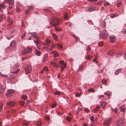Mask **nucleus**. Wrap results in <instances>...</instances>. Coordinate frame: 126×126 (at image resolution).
<instances>
[{"mask_svg": "<svg viewBox=\"0 0 126 126\" xmlns=\"http://www.w3.org/2000/svg\"><path fill=\"white\" fill-rule=\"evenodd\" d=\"M106 103L104 102H103V101H101L100 102V105L101 107L102 108H104L105 106L106 105Z\"/></svg>", "mask_w": 126, "mask_h": 126, "instance_id": "f3484780", "label": "nucleus"}, {"mask_svg": "<svg viewBox=\"0 0 126 126\" xmlns=\"http://www.w3.org/2000/svg\"><path fill=\"white\" fill-rule=\"evenodd\" d=\"M36 54L38 56H39L40 55L41 52L40 51H38L37 49L36 50Z\"/></svg>", "mask_w": 126, "mask_h": 126, "instance_id": "c85d7f7f", "label": "nucleus"}, {"mask_svg": "<svg viewBox=\"0 0 126 126\" xmlns=\"http://www.w3.org/2000/svg\"><path fill=\"white\" fill-rule=\"evenodd\" d=\"M52 53L53 54L54 57H57L59 55L58 53L55 51H53L52 52Z\"/></svg>", "mask_w": 126, "mask_h": 126, "instance_id": "6ab92c4d", "label": "nucleus"}, {"mask_svg": "<svg viewBox=\"0 0 126 126\" xmlns=\"http://www.w3.org/2000/svg\"><path fill=\"white\" fill-rule=\"evenodd\" d=\"M114 53L113 51L112 50H110L108 52V54L110 55H113Z\"/></svg>", "mask_w": 126, "mask_h": 126, "instance_id": "393cba45", "label": "nucleus"}, {"mask_svg": "<svg viewBox=\"0 0 126 126\" xmlns=\"http://www.w3.org/2000/svg\"><path fill=\"white\" fill-rule=\"evenodd\" d=\"M15 45V41H12L11 43L10 46L12 47H14Z\"/></svg>", "mask_w": 126, "mask_h": 126, "instance_id": "aec40b11", "label": "nucleus"}, {"mask_svg": "<svg viewBox=\"0 0 126 126\" xmlns=\"http://www.w3.org/2000/svg\"><path fill=\"white\" fill-rule=\"evenodd\" d=\"M30 33L32 37H33L37 39L38 38V37L36 36L37 34L36 32H34L32 33L30 32Z\"/></svg>", "mask_w": 126, "mask_h": 126, "instance_id": "f8f14e48", "label": "nucleus"}, {"mask_svg": "<svg viewBox=\"0 0 126 126\" xmlns=\"http://www.w3.org/2000/svg\"><path fill=\"white\" fill-rule=\"evenodd\" d=\"M66 119L68 121H70L71 120V118L68 116H67L66 117Z\"/></svg>", "mask_w": 126, "mask_h": 126, "instance_id": "79ce46f5", "label": "nucleus"}, {"mask_svg": "<svg viewBox=\"0 0 126 126\" xmlns=\"http://www.w3.org/2000/svg\"><path fill=\"white\" fill-rule=\"evenodd\" d=\"M110 41L111 42H113L115 40V38L114 36H110Z\"/></svg>", "mask_w": 126, "mask_h": 126, "instance_id": "dca6fc26", "label": "nucleus"}, {"mask_svg": "<svg viewBox=\"0 0 126 126\" xmlns=\"http://www.w3.org/2000/svg\"><path fill=\"white\" fill-rule=\"evenodd\" d=\"M22 98L24 100H25L27 98V95L25 94H23L22 96Z\"/></svg>", "mask_w": 126, "mask_h": 126, "instance_id": "a878e982", "label": "nucleus"}, {"mask_svg": "<svg viewBox=\"0 0 126 126\" xmlns=\"http://www.w3.org/2000/svg\"><path fill=\"white\" fill-rule=\"evenodd\" d=\"M0 75L3 77H8L7 75L2 74L1 73V72H0Z\"/></svg>", "mask_w": 126, "mask_h": 126, "instance_id": "c756f323", "label": "nucleus"}, {"mask_svg": "<svg viewBox=\"0 0 126 126\" xmlns=\"http://www.w3.org/2000/svg\"><path fill=\"white\" fill-rule=\"evenodd\" d=\"M85 111L87 112L89 111V110L87 108H86L85 109Z\"/></svg>", "mask_w": 126, "mask_h": 126, "instance_id": "4d7b16f0", "label": "nucleus"}, {"mask_svg": "<svg viewBox=\"0 0 126 126\" xmlns=\"http://www.w3.org/2000/svg\"><path fill=\"white\" fill-rule=\"evenodd\" d=\"M58 46L60 48H63L62 45L61 44H58Z\"/></svg>", "mask_w": 126, "mask_h": 126, "instance_id": "8fccbe9b", "label": "nucleus"}, {"mask_svg": "<svg viewBox=\"0 0 126 126\" xmlns=\"http://www.w3.org/2000/svg\"><path fill=\"white\" fill-rule=\"evenodd\" d=\"M60 22V20L55 17H53L50 20V24L55 26L58 25L59 23Z\"/></svg>", "mask_w": 126, "mask_h": 126, "instance_id": "f03ea898", "label": "nucleus"}, {"mask_svg": "<svg viewBox=\"0 0 126 126\" xmlns=\"http://www.w3.org/2000/svg\"><path fill=\"white\" fill-rule=\"evenodd\" d=\"M6 8V6L4 3L0 4V11H1V8L4 9Z\"/></svg>", "mask_w": 126, "mask_h": 126, "instance_id": "2eb2a0df", "label": "nucleus"}, {"mask_svg": "<svg viewBox=\"0 0 126 126\" xmlns=\"http://www.w3.org/2000/svg\"><path fill=\"white\" fill-rule=\"evenodd\" d=\"M83 126H87V124L85 123L83 125Z\"/></svg>", "mask_w": 126, "mask_h": 126, "instance_id": "774afa93", "label": "nucleus"}, {"mask_svg": "<svg viewBox=\"0 0 126 126\" xmlns=\"http://www.w3.org/2000/svg\"><path fill=\"white\" fill-rule=\"evenodd\" d=\"M55 44L53 43H52L51 45L50 46V45L48 46H47V47L48 48V50H52L55 47Z\"/></svg>", "mask_w": 126, "mask_h": 126, "instance_id": "9b49d317", "label": "nucleus"}, {"mask_svg": "<svg viewBox=\"0 0 126 126\" xmlns=\"http://www.w3.org/2000/svg\"><path fill=\"white\" fill-rule=\"evenodd\" d=\"M124 57L126 59V51L124 52Z\"/></svg>", "mask_w": 126, "mask_h": 126, "instance_id": "680f3d73", "label": "nucleus"}, {"mask_svg": "<svg viewBox=\"0 0 126 126\" xmlns=\"http://www.w3.org/2000/svg\"><path fill=\"white\" fill-rule=\"evenodd\" d=\"M5 2L8 4L10 8L12 9V8L14 4V0H6Z\"/></svg>", "mask_w": 126, "mask_h": 126, "instance_id": "39448f33", "label": "nucleus"}, {"mask_svg": "<svg viewBox=\"0 0 126 126\" xmlns=\"http://www.w3.org/2000/svg\"><path fill=\"white\" fill-rule=\"evenodd\" d=\"M43 70L46 71H48V69L47 67H44L43 69Z\"/></svg>", "mask_w": 126, "mask_h": 126, "instance_id": "c9c22d12", "label": "nucleus"}, {"mask_svg": "<svg viewBox=\"0 0 126 126\" xmlns=\"http://www.w3.org/2000/svg\"><path fill=\"white\" fill-rule=\"evenodd\" d=\"M112 110L115 111V112L116 113L117 111V109L116 108H115L114 109H112Z\"/></svg>", "mask_w": 126, "mask_h": 126, "instance_id": "a18cd8bd", "label": "nucleus"}, {"mask_svg": "<svg viewBox=\"0 0 126 126\" xmlns=\"http://www.w3.org/2000/svg\"><path fill=\"white\" fill-rule=\"evenodd\" d=\"M56 106V105L55 104H54L51 105V107L52 108H54Z\"/></svg>", "mask_w": 126, "mask_h": 126, "instance_id": "3c124183", "label": "nucleus"}, {"mask_svg": "<svg viewBox=\"0 0 126 126\" xmlns=\"http://www.w3.org/2000/svg\"><path fill=\"white\" fill-rule=\"evenodd\" d=\"M121 53H120V54H117L116 56H115V57H118L119 56H120L121 55Z\"/></svg>", "mask_w": 126, "mask_h": 126, "instance_id": "603ef678", "label": "nucleus"}, {"mask_svg": "<svg viewBox=\"0 0 126 126\" xmlns=\"http://www.w3.org/2000/svg\"><path fill=\"white\" fill-rule=\"evenodd\" d=\"M117 14H113L111 16V18H113L114 17H115L117 16Z\"/></svg>", "mask_w": 126, "mask_h": 126, "instance_id": "37998d69", "label": "nucleus"}, {"mask_svg": "<svg viewBox=\"0 0 126 126\" xmlns=\"http://www.w3.org/2000/svg\"><path fill=\"white\" fill-rule=\"evenodd\" d=\"M64 18L65 19H67L68 18L67 15V13H65L64 15Z\"/></svg>", "mask_w": 126, "mask_h": 126, "instance_id": "4c0bfd02", "label": "nucleus"}, {"mask_svg": "<svg viewBox=\"0 0 126 126\" xmlns=\"http://www.w3.org/2000/svg\"><path fill=\"white\" fill-rule=\"evenodd\" d=\"M86 49L87 50H91V48L89 46H88L86 48Z\"/></svg>", "mask_w": 126, "mask_h": 126, "instance_id": "6e6d98bb", "label": "nucleus"}, {"mask_svg": "<svg viewBox=\"0 0 126 126\" xmlns=\"http://www.w3.org/2000/svg\"><path fill=\"white\" fill-rule=\"evenodd\" d=\"M103 44V43L102 42H99L98 46H102Z\"/></svg>", "mask_w": 126, "mask_h": 126, "instance_id": "09e8293b", "label": "nucleus"}, {"mask_svg": "<svg viewBox=\"0 0 126 126\" xmlns=\"http://www.w3.org/2000/svg\"><path fill=\"white\" fill-rule=\"evenodd\" d=\"M15 104L14 102L12 101H10L9 102H8L7 103V105L11 107L14 106Z\"/></svg>", "mask_w": 126, "mask_h": 126, "instance_id": "4468645a", "label": "nucleus"}, {"mask_svg": "<svg viewBox=\"0 0 126 126\" xmlns=\"http://www.w3.org/2000/svg\"><path fill=\"white\" fill-rule=\"evenodd\" d=\"M108 33L106 30H104L102 31L99 35L100 38H104L106 37L108 35Z\"/></svg>", "mask_w": 126, "mask_h": 126, "instance_id": "423d86ee", "label": "nucleus"}, {"mask_svg": "<svg viewBox=\"0 0 126 126\" xmlns=\"http://www.w3.org/2000/svg\"><path fill=\"white\" fill-rule=\"evenodd\" d=\"M14 92V90L11 89L9 90L7 93L6 94L7 97H9L11 96L12 94Z\"/></svg>", "mask_w": 126, "mask_h": 126, "instance_id": "6e6552de", "label": "nucleus"}, {"mask_svg": "<svg viewBox=\"0 0 126 126\" xmlns=\"http://www.w3.org/2000/svg\"><path fill=\"white\" fill-rule=\"evenodd\" d=\"M94 10V9L93 8H89L88 9V11L89 12H91Z\"/></svg>", "mask_w": 126, "mask_h": 126, "instance_id": "473e14b6", "label": "nucleus"}, {"mask_svg": "<svg viewBox=\"0 0 126 126\" xmlns=\"http://www.w3.org/2000/svg\"><path fill=\"white\" fill-rule=\"evenodd\" d=\"M20 104L22 106H23L25 104V102L24 101H21L19 102Z\"/></svg>", "mask_w": 126, "mask_h": 126, "instance_id": "72a5a7b5", "label": "nucleus"}, {"mask_svg": "<svg viewBox=\"0 0 126 126\" xmlns=\"http://www.w3.org/2000/svg\"><path fill=\"white\" fill-rule=\"evenodd\" d=\"M82 66H79V70H81L82 69Z\"/></svg>", "mask_w": 126, "mask_h": 126, "instance_id": "0e129e2a", "label": "nucleus"}, {"mask_svg": "<svg viewBox=\"0 0 126 126\" xmlns=\"http://www.w3.org/2000/svg\"><path fill=\"white\" fill-rule=\"evenodd\" d=\"M123 33L124 34H126V29H125L123 31Z\"/></svg>", "mask_w": 126, "mask_h": 126, "instance_id": "e2e57ef3", "label": "nucleus"}, {"mask_svg": "<svg viewBox=\"0 0 126 126\" xmlns=\"http://www.w3.org/2000/svg\"><path fill=\"white\" fill-rule=\"evenodd\" d=\"M100 108L99 106H97L95 107V108H94V112H96Z\"/></svg>", "mask_w": 126, "mask_h": 126, "instance_id": "412c9836", "label": "nucleus"}, {"mask_svg": "<svg viewBox=\"0 0 126 126\" xmlns=\"http://www.w3.org/2000/svg\"><path fill=\"white\" fill-rule=\"evenodd\" d=\"M37 124L38 126H40L41 124V123L40 122H39L37 123Z\"/></svg>", "mask_w": 126, "mask_h": 126, "instance_id": "49530a36", "label": "nucleus"}, {"mask_svg": "<svg viewBox=\"0 0 126 126\" xmlns=\"http://www.w3.org/2000/svg\"><path fill=\"white\" fill-rule=\"evenodd\" d=\"M45 118L47 121H49V117L48 116H45Z\"/></svg>", "mask_w": 126, "mask_h": 126, "instance_id": "58836bf2", "label": "nucleus"}, {"mask_svg": "<svg viewBox=\"0 0 126 126\" xmlns=\"http://www.w3.org/2000/svg\"><path fill=\"white\" fill-rule=\"evenodd\" d=\"M75 95L77 96L78 97H79V96H80V94H75Z\"/></svg>", "mask_w": 126, "mask_h": 126, "instance_id": "69168bd1", "label": "nucleus"}, {"mask_svg": "<svg viewBox=\"0 0 126 126\" xmlns=\"http://www.w3.org/2000/svg\"><path fill=\"white\" fill-rule=\"evenodd\" d=\"M122 71V69H118L116 72L114 73V74L115 75H117L119 73H121Z\"/></svg>", "mask_w": 126, "mask_h": 126, "instance_id": "a211bd4d", "label": "nucleus"}, {"mask_svg": "<svg viewBox=\"0 0 126 126\" xmlns=\"http://www.w3.org/2000/svg\"><path fill=\"white\" fill-rule=\"evenodd\" d=\"M32 70V67L31 65L26 66L25 68V71L26 73L27 74L30 73Z\"/></svg>", "mask_w": 126, "mask_h": 126, "instance_id": "7ed1b4c3", "label": "nucleus"}, {"mask_svg": "<svg viewBox=\"0 0 126 126\" xmlns=\"http://www.w3.org/2000/svg\"><path fill=\"white\" fill-rule=\"evenodd\" d=\"M87 59H88L89 60H90L92 58V57L91 56H87Z\"/></svg>", "mask_w": 126, "mask_h": 126, "instance_id": "a19ab883", "label": "nucleus"}, {"mask_svg": "<svg viewBox=\"0 0 126 126\" xmlns=\"http://www.w3.org/2000/svg\"><path fill=\"white\" fill-rule=\"evenodd\" d=\"M51 43V41L47 39L46 41V43L45 44L47 46L49 45V44Z\"/></svg>", "mask_w": 126, "mask_h": 126, "instance_id": "b1692460", "label": "nucleus"}, {"mask_svg": "<svg viewBox=\"0 0 126 126\" xmlns=\"http://www.w3.org/2000/svg\"><path fill=\"white\" fill-rule=\"evenodd\" d=\"M94 117L93 116H92L90 117V120L93 122L94 121Z\"/></svg>", "mask_w": 126, "mask_h": 126, "instance_id": "f704fd0d", "label": "nucleus"}, {"mask_svg": "<svg viewBox=\"0 0 126 126\" xmlns=\"http://www.w3.org/2000/svg\"><path fill=\"white\" fill-rule=\"evenodd\" d=\"M26 32H25L24 34L21 36V37L22 39H23L25 36Z\"/></svg>", "mask_w": 126, "mask_h": 126, "instance_id": "e433bc0d", "label": "nucleus"}, {"mask_svg": "<svg viewBox=\"0 0 126 126\" xmlns=\"http://www.w3.org/2000/svg\"><path fill=\"white\" fill-rule=\"evenodd\" d=\"M50 64H52L56 68L60 67L61 69V72H62L64 70L66 66V63H65L64 61H60L59 62V64H57L53 62H51Z\"/></svg>", "mask_w": 126, "mask_h": 126, "instance_id": "f257e3e1", "label": "nucleus"}, {"mask_svg": "<svg viewBox=\"0 0 126 126\" xmlns=\"http://www.w3.org/2000/svg\"><path fill=\"white\" fill-rule=\"evenodd\" d=\"M29 10H32L33 9V6H30L29 7Z\"/></svg>", "mask_w": 126, "mask_h": 126, "instance_id": "bf43d9fd", "label": "nucleus"}, {"mask_svg": "<svg viewBox=\"0 0 126 126\" xmlns=\"http://www.w3.org/2000/svg\"><path fill=\"white\" fill-rule=\"evenodd\" d=\"M2 18V15H0V22L1 21Z\"/></svg>", "mask_w": 126, "mask_h": 126, "instance_id": "de8ad7c7", "label": "nucleus"}, {"mask_svg": "<svg viewBox=\"0 0 126 126\" xmlns=\"http://www.w3.org/2000/svg\"><path fill=\"white\" fill-rule=\"evenodd\" d=\"M0 104H1V103H0ZM2 109V106L0 104V111H1Z\"/></svg>", "mask_w": 126, "mask_h": 126, "instance_id": "5fc2aeb1", "label": "nucleus"}, {"mask_svg": "<svg viewBox=\"0 0 126 126\" xmlns=\"http://www.w3.org/2000/svg\"><path fill=\"white\" fill-rule=\"evenodd\" d=\"M18 66L17 64H15L14 66V70H16L14 72L16 74L17 73L19 70V69H18Z\"/></svg>", "mask_w": 126, "mask_h": 126, "instance_id": "9d476101", "label": "nucleus"}, {"mask_svg": "<svg viewBox=\"0 0 126 126\" xmlns=\"http://www.w3.org/2000/svg\"><path fill=\"white\" fill-rule=\"evenodd\" d=\"M34 43H35L36 45H38V41L37 40H37L36 41V40H34Z\"/></svg>", "mask_w": 126, "mask_h": 126, "instance_id": "c03bdc74", "label": "nucleus"}, {"mask_svg": "<svg viewBox=\"0 0 126 126\" xmlns=\"http://www.w3.org/2000/svg\"><path fill=\"white\" fill-rule=\"evenodd\" d=\"M29 10H27L25 11V13L26 14H28L29 11Z\"/></svg>", "mask_w": 126, "mask_h": 126, "instance_id": "052dcab7", "label": "nucleus"}, {"mask_svg": "<svg viewBox=\"0 0 126 126\" xmlns=\"http://www.w3.org/2000/svg\"><path fill=\"white\" fill-rule=\"evenodd\" d=\"M32 49L31 48L27 47L22 52L23 55H25L26 53L30 52L32 51Z\"/></svg>", "mask_w": 126, "mask_h": 126, "instance_id": "0eeeda50", "label": "nucleus"}, {"mask_svg": "<svg viewBox=\"0 0 126 126\" xmlns=\"http://www.w3.org/2000/svg\"><path fill=\"white\" fill-rule=\"evenodd\" d=\"M120 109L121 111L123 112H124L126 110L125 106H124L122 107H121Z\"/></svg>", "mask_w": 126, "mask_h": 126, "instance_id": "5701e85b", "label": "nucleus"}, {"mask_svg": "<svg viewBox=\"0 0 126 126\" xmlns=\"http://www.w3.org/2000/svg\"><path fill=\"white\" fill-rule=\"evenodd\" d=\"M61 94L60 93V92H59L58 91H56L54 93V94L55 95H60Z\"/></svg>", "mask_w": 126, "mask_h": 126, "instance_id": "2f4dec72", "label": "nucleus"}, {"mask_svg": "<svg viewBox=\"0 0 126 126\" xmlns=\"http://www.w3.org/2000/svg\"><path fill=\"white\" fill-rule=\"evenodd\" d=\"M102 82L103 84H105L106 82V81L105 80H103L102 81Z\"/></svg>", "mask_w": 126, "mask_h": 126, "instance_id": "ea45409f", "label": "nucleus"}, {"mask_svg": "<svg viewBox=\"0 0 126 126\" xmlns=\"http://www.w3.org/2000/svg\"><path fill=\"white\" fill-rule=\"evenodd\" d=\"M46 61V59L45 58V57L43 58L42 62H44Z\"/></svg>", "mask_w": 126, "mask_h": 126, "instance_id": "13d9d810", "label": "nucleus"}, {"mask_svg": "<svg viewBox=\"0 0 126 126\" xmlns=\"http://www.w3.org/2000/svg\"><path fill=\"white\" fill-rule=\"evenodd\" d=\"M52 35L53 36V38H54V39L56 40L57 39V37L56 35L54 33H53L52 34Z\"/></svg>", "mask_w": 126, "mask_h": 126, "instance_id": "cd10ccee", "label": "nucleus"}, {"mask_svg": "<svg viewBox=\"0 0 126 126\" xmlns=\"http://www.w3.org/2000/svg\"><path fill=\"white\" fill-rule=\"evenodd\" d=\"M124 122V121L122 120V119H120L118 120L116 123L117 124L118 126H122L123 125Z\"/></svg>", "mask_w": 126, "mask_h": 126, "instance_id": "1a4fd4ad", "label": "nucleus"}, {"mask_svg": "<svg viewBox=\"0 0 126 126\" xmlns=\"http://www.w3.org/2000/svg\"><path fill=\"white\" fill-rule=\"evenodd\" d=\"M13 79V77L12 76H9V77L8 78V79L7 80L8 82H11L12 80Z\"/></svg>", "mask_w": 126, "mask_h": 126, "instance_id": "4be33fe9", "label": "nucleus"}, {"mask_svg": "<svg viewBox=\"0 0 126 126\" xmlns=\"http://www.w3.org/2000/svg\"><path fill=\"white\" fill-rule=\"evenodd\" d=\"M7 39L8 40H10L11 39V37H6Z\"/></svg>", "mask_w": 126, "mask_h": 126, "instance_id": "338daca9", "label": "nucleus"}, {"mask_svg": "<svg viewBox=\"0 0 126 126\" xmlns=\"http://www.w3.org/2000/svg\"><path fill=\"white\" fill-rule=\"evenodd\" d=\"M67 24H68V26H69L71 27L72 25V24L71 23L69 22V23H67Z\"/></svg>", "mask_w": 126, "mask_h": 126, "instance_id": "864d4df0", "label": "nucleus"}, {"mask_svg": "<svg viewBox=\"0 0 126 126\" xmlns=\"http://www.w3.org/2000/svg\"><path fill=\"white\" fill-rule=\"evenodd\" d=\"M88 92H91L92 93H94V90L93 88H91L88 90Z\"/></svg>", "mask_w": 126, "mask_h": 126, "instance_id": "bb28decb", "label": "nucleus"}, {"mask_svg": "<svg viewBox=\"0 0 126 126\" xmlns=\"http://www.w3.org/2000/svg\"><path fill=\"white\" fill-rule=\"evenodd\" d=\"M5 82L3 81H2L1 83V87L0 89V94L3 92L5 90Z\"/></svg>", "mask_w": 126, "mask_h": 126, "instance_id": "20e7f679", "label": "nucleus"}, {"mask_svg": "<svg viewBox=\"0 0 126 126\" xmlns=\"http://www.w3.org/2000/svg\"><path fill=\"white\" fill-rule=\"evenodd\" d=\"M111 119L110 118L109 119L105 122L104 125H109L111 123Z\"/></svg>", "mask_w": 126, "mask_h": 126, "instance_id": "ddd939ff", "label": "nucleus"}, {"mask_svg": "<svg viewBox=\"0 0 126 126\" xmlns=\"http://www.w3.org/2000/svg\"><path fill=\"white\" fill-rule=\"evenodd\" d=\"M106 23L105 21H103L102 22V24L101 26L102 27H104L106 26Z\"/></svg>", "mask_w": 126, "mask_h": 126, "instance_id": "7c9ffc66", "label": "nucleus"}]
</instances>
